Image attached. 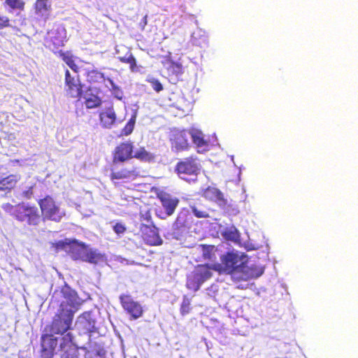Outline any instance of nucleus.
Instances as JSON below:
<instances>
[{
    "instance_id": "obj_22",
    "label": "nucleus",
    "mask_w": 358,
    "mask_h": 358,
    "mask_svg": "<svg viewBox=\"0 0 358 358\" xmlns=\"http://www.w3.org/2000/svg\"><path fill=\"white\" fill-rule=\"evenodd\" d=\"M85 106L87 108H94L101 104V99L96 95L86 93L84 95Z\"/></svg>"
},
{
    "instance_id": "obj_14",
    "label": "nucleus",
    "mask_w": 358,
    "mask_h": 358,
    "mask_svg": "<svg viewBox=\"0 0 358 358\" xmlns=\"http://www.w3.org/2000/svg\"><path fill=\"white\" fill-rule=\"evenodd\" d=\"M133 145L129 142L122 143L118 145L115 152L114 162H124L133 157Z\"/></svg>"
},
{
    "instance_id": "obj_23",
    "label": "nucleus",
    "mask_w": 358,
    "mask_h": 358,
    "mask_svg": "<svg viewBox=\"0 0 358 358\" xmlns=\"http://www.w3.org/2000/svg\"><path fill=\"white\" fill-rule=\"evenodd\" d=\"M196 252L201 254L204 259H211L214 251V246L199 245L195 248Z\"/></svg>"
},
{
    "instance_id": "obj_7",
    "label": "nucleus",
    "mask_w": 358,
    "mask_h": 358,
    "mask_svg": "<svg viewBox=\"0 0 358 358\" xmlns=\"http://www.w3.org/2000/svg\"><path fill=\"white\" fill-rule=\"evenodd\" d=\"M60 350L63 351L61 358H83L73 343V336L71 332H67L60 339Z\"/></svg>"
},
{
    "instance_id": "obj_21",
    "label": "nucleus",
    "mask_w": 358,
    "mask_h": 358,
    "mask_svg": "<svg viewBox=\"0 0 358 358\" xmlns=\"http://www.w3.org/2000/svg\"><path fill=\"white\" fill-rule=\"evenodd\" d=\"M53 334L50 333V334H46L42 336V348L55 351L58 342L60 343V339L62 337H54Z\"/></svg>"
},
{
    "instance_id": "obj_8",
    "label": "nucleus",
    "mask_w": 358,
    "mask_h": 358,
    "mask_svg": "<svg viewBox=\"0 0 358 358\" xmlns=\"http://www.w3.org/2000/svg\"><path fill=\"white\" fill-rule=\"evenodd\" d=\"M96 315L93 311H86L78 317L76 327L83 334L92 332L95 330Z\"/></svg>"
},
{
    "instance_id": "obj_9",
    "label": "nucleus",
    "mask_w": 358,
    "mask_h": 358,
    "mask_svg": "<svg viewBox=\"0 0 358 358\" xmlns=\"http://www.w3.org/2000/svg\"><path fill=\"white\" fill-rule=\"evenodd\" d=\"M125 119L117 117L113 107H108L102 110L99 113V120L101 126L104 129H111L122 123Z\"/></svg>"
},
{
    "instance_id": "obj_39",
    "label": "nucleus",
    "mask_w": 358,
    "mask_h": 358,
    "mask_svg": "<svg viewBox=\"0 0 358 358\" xmlns=\"http://www.w3.org/2000/svg\"><path fill=\"white\" fill-rule=\"evenodd\" d=\"M127 55H128V56H127L128 60H127V63L130 64L131 70L134 71V68L136 66V59L129 50H127Z\"/></svg>"
},
{
    "instance_id": "obj_25",
    "label": "nucleus",
    "mask_w": 358,
    "mask_h": 358,
    "mask_svg": "<svg viewBox=\"0 0 358 358\" xmlns=\"http://www.w3.org/2000/svg\"><path fill=\"white\" fill-rule=\"evenodd\" d=\"M189 208L192 213L197 217L204 218L209 216L207 210L200 206H197L194 205L190 206Z\"/></svg>"
},
{
    "instance_id": "obj_40",
    "label": "nucleus",
    "mask_w": 358,
    "mask_h": 358,
    "mask_svg": "<svg viewBox=\"0 0 358 358\" xmlns=\"http://www.w3.org/2000/svg\"><path fill=\"white\" fill-rule=\"evenodd\" d=\"M113 229L116 234H121L124 232L126 229L123 224L117 223L115 225H114Z\"/></svg>"
},
{
    "instance_id": "obj_3",
    "label": "nucleus",
    "mask_w": 358,
    "mask_h": 358,
    "mask_svg": "<svg viewBox=\"0 0 358 358\" xmlns=\"http://www.w3.org/2000/svg\"><path fill=\"white\" fill-rule=\"evenodd\" d=\"M56 246L57 249L64 250L69 253L75 260L80 259L95 264L106 261L103 255L76 240L60 241L56 243Z\"/></svg>"
},
{
    "instance_id": "obj_19",
    "label": "nucleus",
    "mask_w": 358,
    "mask_h": 358,
    "mask_svg": "<svg viewBox=\"0 0 358 358\" xmlns=\"http://www.w3.org/2000/svg\"><path fill=\"white\" fill-rule=\"evenodd\" d=\"M138 175L136 169H122L119 171H112L110 174L111 180H129L135 178Z\"/></svg>"
},
{
    "instance_id": "obj_10",
    "label": "nucleus",
    "mask_w": 358,
    "mask_h": 358,
    "mask_svg": "<svg viewBox=\"0 0 358 358\" xmlns=\"http://www.w3.org/2000/svg\"><path fill=\"white\" fill-rule=\"evenodd\" d=\"M120 300L123 308L131 315L133 319H137L143 315V308L141 305L133 300L130 296H120Z\"/></svg>"
},
{
    "instance_id": "obj_35",
    "label": "nucleus",
    "mask_w": 358,
    "mask_h": 358,
    "mask_svg": "<svg viewBox=\"0 0 358 358\" xmlns=\"http://www.w3.org/2000/svg\"><path fill=\"white\" fill-rule=\"evenodd\" d=\"M108 82L110 83L112 89L113 90V94H115V96L116 98H117L118 99H122V91L120 90V88L114 83V82L110 79V78H108L107 79Z\"/></svg>"
},
{
    "instance_id": "obj_30",
    "label": "nucleus",
    "mask_w": 358,
    "mask_h": 358,
    "mask_svg": "<svg viewBox=\"0 0 358 358\" xmlns=\"http://www.w3.org/2000/svg\"><path fill=\"white\" fill-rule=\"evenodd\" d=\"M147 81L151 84L152 87L157 92H159L163 90L162 85L156 78L153 77H148L147 78Z\"/></svg>"
},
{
    "instance_id": "obj_6",
    "label": "nucleus",
    "mask_w": 358,
    "mask_h": 358,
    "mask_svg": "<svg viewBox=\"0 0 358 358\" xmlns=\"http://www.w3.org/2000/svg\"><path fill=\"white\" fill-rule=\"evenodd\" d=\"M41 212L45 218L59 222L64 215V212L57 206L53 199L47 196L39 202Z\"/></svg>"
},
{
    "instance_id": "obj_44",
    "label": "nucleus",
    "mask_w": 358,
    "mask_h": 358,
    "mask_svg": "<svg viewBox=\"0 0 358 358\" xmlns=\"http://www.w3.org/2000/svg\"><path fill=\"white\" fill-rule=\"evenodd\" d=\"M127 53L125 55V56L124 57H118V59L122 62H124V63H127L128 59H127Z\"/></svg>"
},
{
    "instance_id": "obj_17",
    "label": "nucleus",
    "mask_w": 358,
    "mask_h": 358,
    "mask_svg": "<svg viewBox=\"0 0 358 358\" xmlns=\"http://www.w3.org/2000/svg\"><path fill=\"white\" fill-rule=\"evenodd\" d=\"M203 196L206 199L215 201L222 208H224L227 204L223 194L217 188H207L203 192Z\"/></svg>"
},
{
    "instance_id": "obj_45",
    "label": "nucleus",
    "mask_w": 358,
    "mask_h": 358,
    "mask_svg": "<svg viewBox=\"0 0 358 358\" xmlns=\"http://www.w3.org/2000/svg\"><path fill=\"white\" fill-rule=\"evenodd\" d=\"M211 290L213 291V292H215L217 290V286H215V285L211 286L210 289H209V292Z\"/></svg>"
},
{
    "instance_id": "obj_29",
    "label": "nucleus",
    "mask_w": 358,
    "mask_h": 358,
    "mask_svg": "<svg viewBox=\"0 0 358 358\" xmlns=\"http://www.w3.org/2000/svg\"><path fill=\"white\" fill-rule=\"evenodd\" d=\"M152 236H150V238L146 239L148 243L152 245H161L162 243V240L159 237V236L155 232V231H151Z\"/></svg>"
},
{
    "instance_id": "obj_31",
    "label": "nucleus",
    "mask_w": 358,
    "mask_h": 358,
    "mask_svg": "<svg viewBox=\"0 0 358 358\" xmlns=\"http://www.w3.org/2000/svg\"><path fill=\"white\" fill-rule=\"evenodd\" d=\"M89 78L92 80H93L94 82H98V83H101V82L105 80L103 74L100 73V72H99V71H91L89 73Z\"/></svg>"
},
{
    "instance_id": "obj_20",
    "label": "nucleus",
    "mask_w": 358,
    "mask_h": 358,
    "mask_svg": "<svg viewBox=\"0 0 358 358\" xmlns=\"http://www.w3.org/2000/svg\"><path fill=\"white\" fill-rule=\"evenodd\" d=\"M18 180V176L15 175H11L2 179L0 181V196L6 195L7 192L13 188Z\"/></svg>"
},
{
    "instance_id": "obj_28",
    "label": "nucleus",
    "mask_w": 358,
    "mask_h": 358,
    "mask_svg": "<svg viewBox=\"0 0 358 358\" xmlns=\"http://www.w3.org/2000/svg\"><path fill=\"white\" fill-rule=\"evenodd\" d=\"M186 216H187L186 211L180 212L178 214L175 222L173 224V228L174 229H178L180 228L181 227L184 226L185 224Z\"/></svg>"
},
{
    "instance_id": "obj_24",
    "label": "nucleus",
    "mask_w": 358,
    "mask_h": 358,
    "mask_svg": "<svg viewBox=\"0 0 358 358\" xmlns=\"http://www.w3.org/2000/svg\"><path fill=\"white\" fill-rule=\"evenodd\" d=\"M136 118V113L135 112L134 115L130 118L129 121L125 125L124 129L122 130L121 134L124 136H128L131 134L134 130L135 122Z\"/></svg>"
},
{
    "instance_id": "obj_15",
    "label": "nucleus",
    "mask_w": 358,
    "mask_h": 358,
    "mask_svg": "<svg viewBox=\"0 0 358 358\" xmlns=\"http://www.w3.org/2000/svg\"><path fill=\"white\" fill-rule=\"evenodd\" d=\"M188 133L189 137L192 138V142L196 145L198 152H201L206 150L208 147V141L204 139L203 132L196 128H192L188 131Z\"/></svg>"
},
{
    "instance_id": "obj_1",
    "label": "nucleus",
    "mask_w": 358,
    "mask_h": 358,
    "mask_svg": "<svg viewBox=\"0 0 358 358\" xmlns=\"http://www.w3.org/2000/svg\"><path fill=\"white\" fill-rule=\"evenodd\" d=\"M247 261V256L242 252H228L222 257V263L213 265V268L208 265L198 266L188 276L187 287L189 289L197 291L206 280L211 278L213 271L220 273L231 274V278L236 281H246L258 278L263 273L262 268L257 270L246 266Z\"/></svg>"
},
{
    "instance_id": "obj_34",
    "label": "nucleus",
    "mask_w": 358,
    "mask_h": 358,
    "mask_svg": "<svg viewBox=\"0 0 358 358\" xmlns=\"http://www.w3.org/2000/svg\"><path fill=\"white\" fill-rule=\"evenodd\" d=\"M6 3L12 8L23 9L24 3L22 0H6Z\"/></svg>"
},
{
    "instance_id": "obj_18",
    "label": "nucleus",
    "mask_w": 358,
    "mask_h": 358,
    "mask_svg": "<svg viewBox=\"0 0 358 358\" xmlns=\"http://www.w3.org/2000/svg\"><path fill=\"white\" fill-rule=\"evenodd\" d=\"M87 358H106V351L103 346L97 343H90L85 348Z\"/></svg>"
},
{
    "instance_id": "obj_13",
    "label": "nucleus",
    "mask_w": 358,
    "mask_h": 358,
    "mask_svg": "<svg viewBox=\"0 0 358 358\" xmlns=\"http://www.w3.org/2000/svg\"><path fill=\"white\" fill-rule=\"evenodd\" d=\"M189 133L187 130L176 131L171 138L172 148L176 151L187 150L189 146Z\"/></svg>"
},
{
    "instance_id": "obj_2",
    "label": "nucleus",
    "mask_w": 358,
    "mask_h": 358,
    "mask_svg": "<svg viewBox=\"0 0 358 358\" xmlns=\"http://www.w3.org/2000/svg\"><path fill=\"white\" fill-rule=\"evenodd\" d=\"M83 300L78 297L77 293L65 285L61 289L54 291L51 304L52 306H58L57 314L54 317L49 332L59 334L63 337L72 324L74 313L79 309Z\"/></svg>"
},
{
    "instance_id": "obj_11",
    "label": "nucleus",
    "mask_w": 358,
    "mask_h": 358,
    "mask_svg": "<svg viewBox=\"0 0 358 358\" xmlns=\"http://www.w3.org/2000/svg\"><path fill=\"white\" fill-rule=\"evenodd\" d=\"M66 91L73 98H78L82 96V87L80 80L76 76H72L69 70L65 73Z\"/></svg>"
},
{
    "instance_id": "obj_33",
    "label": "nucleus",
    "mask_w": 358,
    "mask_h": 358,
    "mask_svg": "<svg viewBox=\"0 0 358 358\" xmlns=\"http://www.w3.org/2000/svg\"><path fill=\"white\" fill-rule=\"evenodd\" d=\"M64 62L73 70H76V65L74 64L71 56L69 54L61 53Z\"/></svg>"
},
{
    "instance_id": "obj_12",
    "label": "nucleus",
    "mask_w": 358,
    "mask_h": 358,
    "mask_svg": "<svg viewBox=\"0 0 358 358\" xmlns=\"http://www.w3.org/2000/svg\"><path fill=\"white\" fill-rule=\"evenodd\" d=\"M52 11V0H36L34 3V14L37 19L45 22Z\"/></svg>"
},
{
    "instance_id": "obj_37",
    "label": "nucleus",
    "mask_w": 358,
    "mask_h": 358,
    "mask_svg": "<svg viewBox=\"0 0 358 358\" xmlns=\"http://www.w3.org/2000/svg\"><path fill=\"white\" fill-rule=\"evenodd\" d=\"M189 310H190V301L187 298L185 297L183 299V301H182V303L181 305V308H180L181 313L182 315L187 314L189 313Z\"/></svg>"
},
{
    "instance_id": "obj_4",
    "label": "nucleus",
    "mask_w": 358,
    "mask_h": 358,
    "mask_svg": "<svg viewBox=\"0 0 358 358\" xmlns=\"http://www.w3.org/2000/svg\"><path fill=\"white\" fill-rule=\"evenodd\" d=\"M177 171L181 179L188 182H194L200 171V164L196 159L187 158L178 164Z\"/></svg>"
},
{
    "instance_id": "obj_41",
    "label": "nucleus",
    "mask_w": 358,
    "mask_h": 358,
    "mask_svg": "<svg viewBox=\"0 0 358 358\" xmlns=\"http://www.w3.org/2000/svg\"><path fill=\"white\" fill-rule=\"evenodd\" d=\"M54 355V352L48 350V349L42 350L41 357L42 358H52Z\"/></svg>"
},
{
    "instance_id": "obj_16",
    "label": "nucleus",
    "mask_w": 358,
    "mask_h": 358,
    "mask_svg": "<svg viewBox=\"0 0 358 358\" xmlns=\"http://www.w3.org/2000/svg\"><path fill=\"white\" fill-rule=\"evenodd\" d=\"M159 197L162 202L163 208L166 210V216H171V215H173L176 208L178 204V199L166 193L161 194L159 196Z\"/></svg>"
},
{
    "instance_id": "obj_43",
    "label": "nucleus",
    "mask_w": 358,
    "mask_h": 358,
    "mask_svg": "<svg viewBox=\"0 0 358 358\" xmlns=\"http://www.w3.org/2000/svg\"><path fill=\"white\" fill-rule=\"evenodd\" d=\"M147 24V15L144 16L142 21L140 22V26L142 29H144L145 26Z\"/></svg>"
},
{
    "instance_id": "obj_27",
    "label": "nucleus",
    "mask_w": 358,
    "mask_h": 358,
    "mask_svg": "<svg viewBox=\"0 0 358 358\" xmlns=\"http://www.w3.org/2000/svg\"><path fill=\"white\" fill-rule=\"evenodd\" d=\"M224 236L228 240L236 241L239 238V234L234 227H231L226 229L224 231Z\"/></svg>"
},
{
    "instance_id": "obj_5",
    "label": "nucleus",
    "mask_w": 358,
    "mask_h": 358,
    "mask_svg": "<svg viewBox=\"0 0 358 358\" xmlns=\"http://www.w3.org/2000/svg\"><path fill=\"white\" fill-rule=\"evenodd\" d=\"M15 219L29 225H37L40 222V215L36 207L22 203L17 205Z\"/></svg>"
},
{
    "instance_id": "obj_38",
    "label": "nucleus",
    "mask_w": 358,
    "mask_h": 358,
    "mask_svg": "<svg viewBox=\"0 0 358 358\" xmlns=\"http://www.w3.org/2000/svg\"><path fill=\"white\" fill-rule=\"evenodd\" d=\"M10 27V20L9 18L3 15L0 13V29L3 28Z\"/></svg>"
},
{
    "instance_id": "obj_32",
    "label": "nucleus",
    "mask_w": 358,
    "mask_h": 358,
    "mask_svg": "<svg viewBox=\"0 0 358 358\" xmlns=\"http://www.w3.org/2000/svg\"><path fill=\"white\" fill-rule=\"evenodd\" d=\"M1 208L10 215L15 218V213H17V206H13L9 203L2 204Z\"/></svg>"
},
{
    "instance_id": "obj_46",
    "label": "nucleus",
    "mask_w": 358,
    "mask_h": 358,
    "mask_svg": "<svg viewBox=\"0 0 358 358\" xmlns=\"http://www.w3.org/2000/svg\"><path fill=\"white\" fill-rule=\"evenodd\" d=\"M178 234H173V238H176V239H178Z\"/></svg>"
},
{
    "instance_id": "obj_47",
    "label": "nucleus",
    "mask_w": 358,
    "mask_h": 358,
    "mask_svg": "<svg viewBox=\"0 0 358 358\" xmlns=\"http://www.w3.org/2000/svg\"><path fill=\"white\" fill-rule=\"evenodd\" d=\"M208 294L210 296H213V295L210 292H208Z\"/></svg>"
},
{
    "instance_id": "obj_42",
    "label": "nucleus",
    "mask_w": 358,
    "mask_h": 358,
    "mask_svg": "<svg viewBox=\"0 0 358 358\" xmlns=\"http://www.w3.org/2000/svg\"><path fill=\"white\" fill-rule=\"evenodd\" d=\"M53 44L57 47L62 46L64 44V40L62 38L55 39V41H53Z\"/></svg>"
},
{
    "instance_id": "obj_36",
    "label": "nucleus",
    "mask_w": 358,
    "mask_h": 358,
    "mask_svg": "<svg viewBox=\"0 0 358 358\" xmlns=\"http://www.w3.org/2000/svg\"><path fill=\"white\" fill-rule=\"evenodd\" d=\"M197 36H199L201 37V42H206V37L204 34V32L202 31L201 30H199L198 31L196 32H194L192 35V37L193 38V41L194 43L198 44V45H200L201 44V42L197 41Z\"/></svg>"
},
{
    "instance_id": "obj_26",
    "label": "nucleus",
    "mask_w": 358,
    "mask_h": 358,
    "mask_svg": "<svg viewBox=\"0 0 358 358\" xmlns=\"http://www.w3.org/2000/svg\"><path fill=\"white\" fill-rule=\"evenodd\" d=\"M133 157L144 161H149L152 158V155L147 152L143 148H141L138 150L135 151Z\"/></svg>"
}]
</instances>
